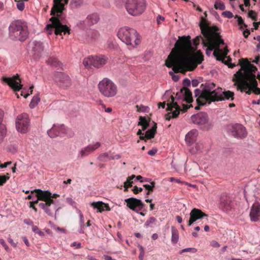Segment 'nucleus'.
Returning <instances> with one entry per match:
<instances>
[{"label": "nucleus", "instance_id": "nucleus-1", "mask_svg": "<svg viewBox=\"0 0 260 260\" xmlns=\"http://www.w3.org/2000/svg\"><path fill=\"white\" fill-rule=\"evenodd\" d=\"M190 39L189 36L179 37L166 60V66L172 68L175 73L185 74L187 71H192L204 60L200 50L195 52Z\"/></svg>", "mask_w": 260, "mask_h": 260}, {"label": "nucleus", "instance_id": "nucleus-2", "mask_svg": "<svg viewBox=\"0 0 260 260\" xmlns=\"http://www.w3.org/2000/svg\"><path fill=\"white\" fill-rule=\"evenodd\" d=\"M202 90L196 89L194 91L195 96L197 98V103L198 106H203L206 103L222 101L225 100H234V93L231 91H223L220 87L215 88V84L208 82L202 84Z\"/></svg>", "mask_w": 260, "mask_h": 260}, {"label": "nucleus", "instance_id": "nucleus-3", "mask_svg": "<svg viewBox=\"0 0 260 260\" xmlns=\"http://www.w3.org/2000/svg\"><path fill=\"white\" fill-rule=\"evenodd\" d=\"M205 17H202L200 22V27L202 34L206 39V42L204 46L207 47L206 49V54L209 55L211 52L214 49L213 55L218 60H221L222 57L221 55L222 50L219 49L220 45L224 44L223 40L221 38V36L216 32H215L217 29L216 27H210L207 23L206 17H207L206 12H204Z\"/></svg>", "mask_w": 260, "mask_h": 260}, {"label": "nucleus", "instance_id": "nucleus-4", "mask_svg": "<svg viewBox=\"0 0 260 260\" xmlns=\"http://www.w3.org/2000/svg\"><path fill=\"white\" fill-rule=\"evenodd\" d=\"M53 6L50 11V15L52 17L50 18V29L53 28L56 35L62 36L67 33L70 34V28L64 24L65 16L63 14L64 6L69 3V0H53Z\"/></svg>", "mask_w": 260, "mask_h": 260}, {"label": "nucleus", "instance_id": "nucleus-5", "mask_svg": "<svg viewBox=\"0 0 260 260\" xmlns=\"http://www.w3.org/2000/svg\"><path fill=\"white\" fill-rule=\"evenodd\" d=\"M27 23L21 20L13 21L9 26V36L11 39L24 41L28 36Z\"/></svg>", "mask_w": 260, "mask_h": 260}, {"label": "nucleus", "instance_id": "nucleus-6", "mask_svg": "<svg viewBox=\"0 0 260 260\" xmlns=\"http://www.w3.org/2000/svg\"><path fill=\"white\" fill-rule=\"evenodd\" d=\"M118 37L127 45L134 48L140 43V37L137 31L128 27L120 28L117 33Z\"/></svg>", "mask_w": 260, "mask_h": 260}, {"label": "nucleus", "instance_id": "nucleus-7", "mask_svg": "<svg viewBox=\"0 0 260 260\" xmlns=\"http://www.w3.org/2000/svg\"><path fill=\"white\" fill-rule=\"evenodd\" d=\"M125 3V7L127 13L132 16L142 14L146 9L145 0H116L117 2Z\"/></svg>", "mask_w": 260, "mask_h": 260}, {"label": "nucleus", "instance_id": "nucleus-8", "mask_svg": "<svg viewBox=\"0 0 260 260\" xmlns=\"http://www.w3.org/2000/svg\"><path fill=\"white\" fill-rule=\"evenodd\" d=\"M98 87L100 92L106 98L114 97L117 93L116 85L107 78H105L100 81Z\"/></svg>", "mask_w": 260, "mask_h": 260}, {"label": "nucleus", "instance_id": "nucleus-9", "mask_svg": "<svg viewBox=\"0 0 260 260\" xmlns=\"http://www.w3.org/2000/svg\"><path fill=\"white\" fill-rule=\"evenodd\" d=\"M183 106V110H182L177 102H175V98L173 95H171V102L167 104V108L166 109V110L170 111V112H168L165 115L166 119L167 120H170L171 118L178 117L181 111L185 112L190 107V106L184 104Z\"/></svg>", "mask_w": 260, "mask_h": 260}, {"label": "nucleus", "instance_id": "nucleus-10", "mask_svg": "<svg viewBox=\"0 0 260 260\" xmlns=\"http://www.w3.org/2000/svg\"><path fill=\"white\" fill-rule=\"evenodd\" d=\"M241 70L243 74L242 79L247 80L251 81L253 78L256 79L254 73L257 71V68L250 63L247 58H242L240 60Z\"/></svg>", "mask_w": 260, "mask_h": 260}, {"label": "nucleus", "instance_id": "nucleus-11", "mask_svg": "<svg viewBox=\"0 0 260 260\" xmlns=\"http://www.w3.org/2000/svg\"><path fill=\"white\" fill-rule=\"evenodd\" d=\"M243 76L242 72L241 70H239L234 74L235 79H233V80L236 81L235 84L237 85L238 90H240L241 92H245L246 94L250 95L253 92L252 87L249 81L242 79Z\"/></svg>", "mask_w": 260, "mask_h": 260}, {"label": "nucleus", "instance_id": "nucleus-12", "mask_svg": "<svg viewBox=\"0 0 260 260\" xmlns=\"http://www.w3.org/2000/svg\"><path fill=\"white\" fill-rule=\"evenodd\" d=\"M191 119L193 123L204 131H209L212 127V124L209 120L207 114L205 112H200L192 115Z\"/></svg>", "mask_w": 260, "mask_h": 260}, {"label": "nucleus", "instance_id": "nucleus-13", "mask_svg": "<svg viewBox=\"0 0 260 260\" xmlns=\"http://www.w3.org/2000/svg\"><path fill=\"white\" fill-rule=\"evenodd\" d=\"M53 79L59 87L63 89H67L72 85L71 79L68 75L63 72L55 73Z\"/></svg>", "mask_w": 260, "mask_h": 260}, {"label": "nucleus", "instance_id": "nucleus-14", "mask_svg": "<svg viewBox=\"0 0 260 260\" xmlns=\"http://www.w3.org/2000/svg\"><path fill=\"white\" fill-rule=\"evenodd\" d=\"M108 58L104 55L89 56L84 59L83 64L85 67L93 66L96 68H100L105 64Z\"/></svg>", "mask_w": 260, "mask_h": 260}, {"label": "nucleus", "instance_id": "nucleus-15", "mask_svg": "<svg viewBox=\"0 0 260 260\" xmlns=\"http://www.w3.org/2000/svg\"><path fill=\"white\" fill-rule=\"evenodd\" d=\"M74 134L73 132L63 124L53 125L50 129V137L54 138L57 136L64 137L68 136L72 137Z\"/></svg>", "mask_w": 260, "mask_h": 260}, {"label": "nucleus", "instance_id": "nucleus-16", "mask_svg": "<svg viewBox=\"0 0 260 260\" xmlns=\"http://www.w3.org/2000/svg\"><path fill=\"white\" fill-rule=\"evenodd\" d=\"M36 192V196L40 201H44L45 203H40L39 204V207L43 209L46 213H48V208L49 207V190L43 191L40 189H35L31 191V193Z\"/></svg>", "mask_w": 260, "mask_h": 260}, {"label": "nucleus", "instance_id": "nucleus-17", "mask_svg": "<svg viewBox=\"0 0 260 260\" xmlns=\"http://www.w3.org/2000/svg\"><path fill=\"white\" fill-rule=\"evenodd\" d=\"M229 131L232 136L238 139H244L247 135L246 128L239 123L230 125Z\"/></svg>", "mask_w": 260, "mask_h": 260}, {"label": "nucleus", "instance_id": "nucleus-18", "mask_svg": "<svg viewBox=\"0 0 260 260\" xmlns=\"http://www.w3.org/2000/svg\"><path fill=\"white\" fill-rule=\"evenodd\" d=\"M29 119L26 113L18 115L16 121V127L19 132L25 133L28 131Z\"/></svg>", "mask_w": 260, "mask_h": 260}, {"label": "nucleus", "instance_id": "nucleus-19", "mask_svg": "<svg viewBox=\"0 0 260 260\" xmlns=\"http://www.w3.org/2000/svg\"><path fill=\"white\" fill-rule=\"evenodd\" d=\"M124 201L128 208L137 213L142 211L145 206L144 204L141 200L135 198L126 199Z\"/></svg>", "mask_w": 260, "mask_h": 260}, {"label": "nucleus", "instance_id": "nucleus-20", "mask_svg": "<svg viewBox=\"0 0 260 260\" xmlns=\"http://www.w3.org/2000/svg\"><path fill=\"white\" fill-rule=\"evenodd\" d=\"M3 81L9 85L15 91H19L22 87L21 80L18 74L12 77H3Z\"/></svg>", "mask_w": 260, "mask_h": 260}, {"label": "nucleus", "instance_id": "nucleus-21", "mask_svg": "<svg viewBox=\"0 0 260 260\" xmlns=\"http://www.w3.org/2000/svg\"><path fill=\"white\" fill-rule=\"evenodd\" d=\"M189 219L187 221V225L191 226L194 222L199 219H202L205 217H208V215L199 209H192L189 214Z\"/></svg>", "mask_w": 260, "mask_h": 260}, {"label": "nucleus", "instance_id": "nucleus-22", "mask_svg": "<svg viewBox=\"0 0 260 260\" xmlns=\"http://www.w3.org/2000/svg\"><path fill=\"white\" fill-rule=\"evenodd\" d=\"M182 96L183 97L184 100L188 103H190L193 101L191 92L186 87H183L180 89L179 92L176 93L175 99L179 100Z\"/></svg>", "mask_w": 260, "mask_h": 260}, {"label": "nucleus", "instance_id": "nucleus-23", "mask_svg": "<svg viewBox=\"0 0 260 260\" xmlns=\"http://www.w3.org/2000/svg\"><path fill=\"white\" fill-rule=\"evenodd\" d=\"M101 146L100 142H96L93 145H89L83 148L80 151L79 156L80 158H83L88 156L90 153L93 152Z\"/></svg>", "mask_w": 260, "mask_h": 260}, {"label": "nucleus", "instance_id": "nucleus-24", "mask_svg": "<svg viewBox=\"0 0 260 260\" xmlns=\"http://www.w3.org/2000/svg\"><path fill=\"white\" fill-rule=\"evenodd\" d=\"M219 206L224 211L230 210L232 208V200L230 196L222 194L220 199Z\"/></svg>", "mask_w": 260, "mask_h": 260}, {"label": "nucleus", "instance_id": "nucleus-25", "mask_svg": "<svg viewBox=\"0 0 260 260\" xmlns=\"http://www.w3.org/2000/svg\"><path fill=\"white\" fill-rule=\"evenodd\" d=\"M250 219L252 221L256 222L260 219V205L255 203L251 207L250 212Z\"/></svg>", "mask_w": 260, "mask_h": 260}, {"label": "nucleus", "instance_id": "nucleus-26", "mask_svg": "<svg viewBox=\"0 0 260 260\" xmlns=\"http://www.w3.org/2000/svg\"><path fill=\"white\" fill-rule=\"evenodd\" d=\"M33 45L32 51L34 52V56L36 58L40 57L42 56L44 47L42 43L40 41H35L33 42Z\"/></svg>", "mask_w": 260, "mask_h": 260}, {"label": "nucleus", "instance_id": "nucleus-27", "mask_svg": "<svg viewBox=\"0 0 260 260\" xmlns=\"http://www.w3.org/2000/svg\"><path fill=\"white\" fill-rule=\"evenodd\" d=\"M4 115V111L0 109V143L3 141L7 133L6 126L2 123Z\"/></svg>", "mask_w": 260, "mask_h": 260}, {"label": "nucleus", "instance_id": "nucleus-28", "mask_svg": "<svg viewBox=\"0 0 260 260\" xmlns=\"http://www.w3.org/2000/svg\"><path fill=\"white\" fill-rule=\"evenodd\" d=\"M91 206L94 209H97L98 211L102 212L106 208V210L110 211V208L108 204H106L102 202H93L91 204Z\"/></svg>", "mask_w": 260, "mask_h": 260}, {"label": "nucleus", "instance_id": "nucleus-29", "mask_svg": "<svg viewBox=\"0 0 260 260\" xmlns=\"http://www.w3.org/2000/svg\"><path fill=\"white\" fill-rule=\"evenodd\" d=\"M198 135V131L196 129H192L189 131L185 136V141L189 144H192L195 140Z\"/></svg>", "mask_w": 260, "mask_h": 260}, {"label": "nucleus", "instance_id": "nucleus-30", "mask_svg": "<svg viewBox=\"0 0 260 260\" xmlns=\"http://www.w3.org/2000/svg\"><path fill=\"white\" fill-rule=\"evenodd\" d=\"M156 123H154V125L150 129L147 131L145 133L147 139H151L154 137V136L156 133Z\"/></svg>", "mask_w": 260, "mask_h": 260}, {"label": "nucleus", "instance_id": "nucleus-31", "mask_svg": "<svg viewBox=\"0 0 260 260\" xmlns=\"http://www.w3.org/2000/svg\"><path fill=\"white\" fill-rule=\"evenodd\" d=\"M172 238L171 241L173 244L178 242L179 239V233L178 230L174 226L171 228Z\"/></svg>", "mask_w": 260, "mask_h": 260}, {"label": "nucleus", "instance_id": "nucleus-32", "mask_svg": "<svg viewBox=\"0 0 260 260\" xmlns=\"http://www.w3.org/2000/svg\"><path fill=\"white\" fill-rule=\"evenodd\" d=\"M250 82V84L251 85V87L253 89V92H254L256 94H260V88L257 87V82L256 79H252L251 81Z\"/></svg>", "mask_w": 260, "mask_h": 260}, {"label": "nucleus", "instance_id": "nucleus-33", "mask_svg": "<svg viewBox=\"0 0 260 260\" xmlns=\"http://www.w3.org/2000/svg\"><path fill=\"white\" fill-rule=\"evenodd\" d=\"M50 64L56 68L58 67V69H62V64L55 58H50Z\"/></svg>", "mask_w": 260, "mask_h": 260}, {"label": "nucleus", "instance_id": "nucleus-34", "mask_svg": "<svg viewBox=\"0 0 260 260\" xmlns=\"http://www.w3.org/2000/svg\"><path fill=\"white\" fill-rule=\"evenodd\" d=\"M59 195L58 194L54 193L52 195L51 193L50 192V206L51 204H55L57 205H59L58 200H54L53 199H56L59 197Z\"/></svg>", "mask_w": 260, "mask_h": 260}, {"label": "nucleus", "instance_id": "nucleus-35", "mask_svg": "<svg viewBox=\"0 0 260 260\" xmlns=\"http://www.w3.org/2000/svg\"><path fill=\"white\" fill-rule=\"evenodd\" d=\"M80 229L79 232L80 234H83L84 233V218L83 215L81 213H80Z\"/></svg>", "mask_w": 260, "mask_h": 260}, {"label": "nucleus", "instance_id": "nucleus-36", "mask_svg": "<svg viewBox=\"0 0 260 260\" xmlns=\"http://www.w3.org/2000/svg\"><path fill=\"white\" fill-rule=\"evenodd\" d=\"M40 101V98L38 95H35L30 101L29 107L30 108H34Z\"/></svg>", "mask_w": 260, "mask_h": 260}, {"label": "nucleus", "instance_id": "nucleus-37", "mask_svg": "<svg viewBox=\"0 0 260 260\" xmlns=\"http://www.w3.org/2000/svg\"><path fill=\"white\" fill-rule=\"evenodd\" d=\"M156 221V219L154 217H150L144 223V226L148 228V226H151V224L155 223Z\"/></svg>", "mask_w": 260, "mask_h": 260}, {"label": "nucleus", "instance_id": "nucleus-38", "mask_svg": "<svg viewBox=\"0 0 260 260\" xmlns=\"http://www.w3.org/2000/svg\"><path fill=\"white\" fill-rule=\"evenodd\" d=\"M24 1V0H15V2L16 3L17 8L20 11H22L24 9L25 6Z\"/></svg>", "mask_w": 260, "mask_h": 260}, {"label": "nucleus", "instance_id": "nucleus-39", "mask_svg": "<svg viewBox=\"0 0 260 260\" xmlns=\"http://www.w3.org/2000/svg\"><path fill=\"white\" fill-rule=\"evenodd\" d=\"M214 8L216 9H219L220 10H224L225 9V7L224 5V4L219 1L217 0L214 4Z\"/></svg>", "mask_w": 260, "mask_h": 260}, {"label": "nucleus", "instance_id": "nucleus-40", "mask_svg": "<svg viewBox=\"0 0 260 260\" xmlns=\"http://www.w3.org/2000/svg\"><path fill=\"white\" fill-rule=\"evenodd\" d=\"M201 41H202L204 44V43H206V40L205 41L204 38L201 36H197L195 39H193V44L194 46H197L200 44Z\"/></svg>", "mask_w": 260, "mask_h": 260}, {"label": "nucleus", "instance_id": "nucleus-41", "mask_svg": "<svg viewBox=\"0 0 260 260\" xmlns=\"http://www.w3.org/2000/svg\"><path fill=\"white\" fill-rule=\"evenodd\" d=\"M83 0H71L70 5L73 8L80 6L83 4Z\"/></svg>", "mask_w": 260, "mask_h": 260}, {"label": "nucleus", "instance_id": "nucleus-42", "mask_svg": "<svg viewBox=\"0 0 260 260\" xmlns=\"http://www.w3.org/2000/svg\"><path fill=\"white\" fill-rule=\"evenodd\" d=\"M135 175H132L131 176L128 177L126 181L124 182V184L126 185V186H128L129 187H131L132 186L133 184V181H132L134 178H135Z\"/></svg>", "mask_w": 260, "mask_h": 260}, {"label": "nucleus", "instance_id": "nucleus-43", "mask_svg": "<svg viewBox=\"0 0 260 260\" xmlns=\"http://www.w3.org/2000/svg\"><path fill=\"white\" fill-rule=\"evenodd\" d=\"M150 185L149 184H144L143 187L149 191H153L154 188L155 187V183L154 181H152L150 183Z\"/></svg>", "mask_w": 260, "mask_h": 260}, {"label": "nucleus", "instance_id": "nucleus-44", "mask_svg": "<svg viewBox=\"0 0 260 260\" xmlns=\"http://www.w3.org/2000/svg\"><path fill=\"white\" fill-rule=\"evenodd\" d=\"M99 159L102 161H106L108 159H110V158H109V154L108 153H104L101 154L99 156Z\"/></svg>", "mask_w": 260, "mask_h": 260}, {"label": "nucleus", "instance_id": "nucleus-45", "mask_svg": "<svg viewBox=\"0 0 260 260\" xmlns=\"http://www.w3.org/2000/svg\"><path fill=\"white\" fill-rule=\"evenodd\" d=\"M248 17L251 18L253 20L256 21L257 20V14L255 11L253 10H250L248 12Z\"/></svg>", "mask_w": 260, "mask_h": 260}, {"label": "nucleus", "instance_id": "nucleus-46", "mask_svg": "<svg viewBox=\"0 0 260 260\" xmlns=\"http://www.w3.org/2000/svg\"><path fill=\"white\" fill-rule=\"evenodd\" d=\"M32 230L34 233L38 234L40 236H43L44 235L43 232H42L37 226L32 225Z\"/></svg>", "mask_w": 260, "mask_h": 260}, {"label": "nucleus", "instance_id": "nucleus-47", "mask_svg": "<svg viewBox=\"0 0 260 260\" xmlns=\"http://www.w3.org/2000/svg\"><path fill=\"white\" fill-rule=\"evenodd\" d=\"M139 122L138 123V125H142L145 124H149V121H147L146 117L140 116L139 117Z\"/></svg>", "mask_w": 260, "mask_h": 260}, {"label": "nucleus", "instance_id": "nucleus-48", "mask_svg": "<svg viewBox=\"0 0 260 260\" xmlns=\"http://www.w3.org/2000/svg\"><path fill=\"white\" fill-rule=\"evenodd\" d=\"M196 251H197V250L195 248H185V249H183L182 250H181L180 251V253L181 254V253H182L183 252H192V253H194Z\"/></svg>", "mask_w": 260, "mask_h": 260}, {"label": "nucleus", "instance_id": "nucleus-49", "mask_svg": "<svg viewBox=\"0 0 260 260\" xmlns=\"http://www.w3.org/2000/svg\"><path fill=\"white\" fill-rule=\"evenodd\" d=\"M9 179V177H7L6 176H1L0 175V186L3 185L5 184L7 180Z\"/></svg>", "mask_w": 260, "mask_h": 260}, {"label": "nucleus", "instance_id": "nucleus-50", "mask_svg": "<svg viewBox=\"0 0 260 260\" xmlns=\"http://www.w3.org/2000/svg\"><path fill=\"white\" fill-rule=\"evenodd\" d=\"M235 17L238 18L237 22H238V25H242H242H243V26L245 27H247V25H246L244 23V21H243V19L242 18V17L241 16H239L238 15H236Z\"/></svg>", "mask_w": 260, "mask_h": 260}, {"label": "nucleus", "instance_id": "nucleus-51", "mask_svg": "<svg viewBox=\"0 0 260 260\" xmlns=\"http://www.w3.org/2000/svg\"><path fill=\"white\" fill-rule=\"evenodd\" d=\"M222 15L224 16L225 17L228 18H231L233 17V14L232 12L230 11H224L222 13Z\"/></svg>", "mask_w": 260, "mask_h": 260}, {"label": "nucleus", "instance_id": "nucleus-52", "mask_svg": "<svg viewBox=\"0 0 260 260\" xmlns=\"http://www.w3.org/2000/svg\"><path fill=\"white\" fill-rule=\"evenodd\" d=\"M229 50L228 49L227 47H225L223 50H222L221 55L222 57V60L221 61H223L225 57H226V55L228 54Z\"/></svg>", "mask_w": 260, "mask_h": 260}, {"label": "nucleus", "instance_id": "nucleus-53", "mask_svg": "<svg viewBox=\"0 0 260 260\" xmlns=\"http://www.w3.org/2000/svg\"><path fill=\"white\" fill-rule=\"evenodd\" d=\"M143 190V188L141 187H138L137 186H135L133 189V191L135 194H138Z\"/></svg>", "mask_w": 260, "mask_h": 260}, {"label": "nucleus", "instance_id": "nucleus-54", "mask_svg": "<svg viewBox=\"0 0 260 260\" xmlns=\"http://www.w3.org/2000/svg\"><path fill=\"white\" fill-rule=\"evenodd\" d=\"M0 243L4 247L5 249L7 251L9 249L8 246L6 244L5 240L3 239H0Z\"/></svg>", "mask_w": 260, "mask_h": 260}, {"label": "nucleus", "instance_id": "nucleus-55", "mask_svg": "<svg viewBox=\"0 0 260 260\" xmlns=\"http://www.w3.org/2000/svg\"><path fill=\"white\" fill-rule=\"evenodd\" d=\"M156 152H157V149L155 148H153L151 150L148 151V154L149 155L153 156L156 154Z\"/></svg>", "mask_w": 260, "mask_h": 260}, {"label": "nucleus", "instance_id": "nucleus-56", "mask_svg": "<svg viewBox=\"0 0 260 260\" xmlns=\"http://www.w3.org/2000/svg\"><path fill=\"white\" fill-rule=\"evenodd\" d=\"M231 60H232L231 58L230 57H229L228 58L227 61H226L224 63H225V64L228 65L230 68H233L235 66V64H233L232 63H231V64L229 63V62L230 61H231Z\"/></svg>", "mask_w": 260, "mask_h": 260}, {"label": "nucleus", "instance_id": "nucleus-57", "mask_svg": "<svg viewBox=\"0 0 260 260\" xmlns=\"http://www.w3.org/2000/svg\"><path fill=\"white\" fill-rule=\"evenodd\" d=\"M12 164L11 161H8L6 162H5L4 164H1L0 165V168L3 169L7 167L8 166L11 165Z\"/></svg>", "mask_w": 260, "mask_h": 260}, {"label": "nucleus", "instance_id": "nucleus-58", "mask_svg": "<svg viewBox=\"0 0 260 260\" xmlns=\"http://www.w3.org/2000/svg\"><path fill=\"white\" fill-rule=\"evenodd\" d=\"M211 245L214 247H220V244L216 241H212L211 242Z\"/></svg>", "mask_w": 260, "mask_h": 260}, {"label": "nucleus", "instance_id": "nucleus-59", "mask_svg": "<svg viewBox=\"0 0 260 260\" xmlns=\"http://www.w3.org/2000/svg\"><path fill=\"white\" fill-rule=\"evenodd\" d=\"M72 246L76 247L77 248H80L81 247V243H77L76 242H74L73 243Z\"/></svg>", "mask_w": 260, "mask_h": 260}, {"label": "nucleus", "instance_id": "nucleus-60", "mask_svg": "<svg viewBox=\"0 0 260 260\" xmlns=\"http://www.w3.org/2000/svg\"><path fill=\"white\" fill-rule=\"evenodd\" d=\"M243 34L244 37L246 38L248 37L249 35L250 34V31L248 29H246V30H244Z\"/></svg>", "mask_w": 260, "mask_h": 260}, {"label": "nucleus", "instance_id": "nucleus-61", "mask_svg": "<svg viewBox=\"0 0 260 260\" xmlns=\"http://www.w3.org/2000/svg\"><path fill=\"white\" fill-rule=\"evenodd\" d=\"M23 221L25 224H26L27 225H31L32 226L34 225L33 222L31 220H30V219H24Z\"/></svg>", "mask_w": 260, "mask_h": 260}, {"label": "nucleus", "instance_id": "nucleus-62", "mask_svg": "<svg viewBox=\"0 0 260 260\" xmlns=\"http://www.w3.org/2000/svg\"><path fill=\"white\" fill-rule=\"evenodd\" d=\"M136 108L137 109V111L140 112V111H143L144 110L145 107L142 105H141L140 106H139L138 105H136Z\"/></svg>", "mask_w": 260, "mask_h": 260}, {"label": "nucleus", "instance_id": "nucleus-63", "mask_svg": "<svg viewBox=\"0 0 260 260\" xmlns=\"http://www.w3.org/2000/svg\"><path fill=\"white\" fill-rule=\"evenodd\" d=\"M29 95V93H25L23 90L21 91L20 95L23 96L24 98H27Z\"/></svg>", "mask_w": 260, "mask_h": 260}, {"label": "nucleus", "instance_id": "nucleus-64", "mask_svg": "<svg viewBox=\"0 0 260 260\" xmlns=\"http://www.w3.org/2000/svg\"><path fill=\"white\" fill-rule=\"evenodd\" d=\"M183 84L185 86H188L190 84V82L189 79H185L183 80Z\"/></svg>", "mask_w": 260, "mask_h": 260}]
</instances>
